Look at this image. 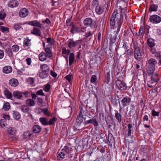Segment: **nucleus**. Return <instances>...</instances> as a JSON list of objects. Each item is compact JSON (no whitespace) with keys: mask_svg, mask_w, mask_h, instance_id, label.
<instances>
[{"mask_svg":"<svg viewBox=\"0 0 161 161\" xmlns=\"http://www.w3.org/2000/svg\"><path fill=\"white\" fill-rule=\"evenodd\" d=\"M83 116H80L77 115L76 119V123L78 124V125H80L83 122Z\"/></svg>","mask_w":161,"mask_h":161,"instance_id":"nucleus-34","label":"nucleus"},{"mask_svg":"<svg viewBox=\"0 0 161 161\" xmlns=\"http://www.w3.org/2000/svg\"><path fill=\"white\" fill-rule=\"evenodd\" d=\"M92 8H95L96 12L98 14H101L103 13L104 9L101 5L99 4L97 0H93L92 3Z\"/></svg>","mask_w":161,"mask_h":161,"instance_id":"nucleus-4","label":"nucleus"},{"mask_svg":"<svg viewBox=\"0 0 161 161\" xmlns=\"http://www.w3.org/2000/svg\"><path fill=\"white\" fill-rule=\"evenodd\" d=\"M40 68L41 69V70H44V71L49 72V67L46 64H41Z\"/></svg>","mask_w":161,"mask_h":161,"instance_id":"nucleus-28","label":"nucleus"},{"mask_svg":"<svg viewBox=\"0 0 161 161\" xmlns=\"http://www.w3.org/2000/svg\"><path fill=\"white\" fill-rule=\"evenodd\" d=\"M108 141L109 143H113L114 141V137L112 134L110 132H109L108 135Z\"/></svg>","mask_w":161,"mask_h":161,"instance_id":"nucleus-38","label":"nucleus"},{"mask_svg":"<svg viewBox=\"0 0 161 161\" xmlns=\"http://www.w3.org/2000/svg\"><path fill=\"white\" fill-rule=\"evenodd\" d=\"M80 40L74 41L72 39H70L68 43V46L70 48L72 47H75L79 42Z\"/></svg>","mask_w":161,"mask_h":161,"instance_id":"nucleus-10","label":"nucleus"},{"mask_svg":"<svg viewBox=\"0 0 161 161\" xmlns=\"http://www.w3.org/2000/svg\"><path fill=\"white\" fill-rule=\"evenodd\" d=\"M104 137L103 133H100L99 135H98L96 137V139L98 141L100 139H103Z\"/></svg>","mask_w":161,"mask_h":161,"instance_id":"nucleus-50","label":"nucleus"},{"mask_svg":"<svg viewBox=\"0 0 161 161\" xmlns=\"http://www.w3.org/2000/svg\"><path fill=\"white\" fill-rule=\"evenodd\" d=\"M37 102L41 105L42 107L45 105V103L43 102V99L41 98L38 97L37 99Z\"/></svg>","mask_w":161,"mask_h":161,"instance_id":"nucleus-42","label":"nucleus"},{"mask_svg":"<svg viewBox=\"0 0 161 161\" xmlns=\"http://www.w3.org/2000/svg\"><path fill=\"white\" fill-rule=\"evenodd\" d=\"M12 68L9 66H7L4 67L3 69V72L5 74H9L11 72Z\"/></svg>","mask_w":161,"mask_h":161,"instance_id":"nucleus-16","label":"nucleus"},{"mask_svg":"<svg viewBox=\"0 0 161 161\" xmlns=\"http://www.w3.org/2000/svg\"><path fill=\"white\" fill-rule=\"evenodd\" d=\"M13 94L14 97L18 99H20L22 97L21 92L18 91L14 92Z\"/></svg>","mask_w":161,"mask_h":161,"instance_id":"nucleus-18","label":"nucleus"},{"mask_svg":"<svg viewBox=\"0 0 161 161\" xmlns=\"http://www.w3.org/2000/svg\"><path fill=\"white\" fill-rule=\"evenodd\" d=\"M157 65V62L155 59L151 58L148 60L146 65V70L149 74H153L155 70V67Z\"/></svg>","mask_w":161,"mask_h":161,"instance_id":"nucleus-2","label":"nucleus"},{"mask_svg":"<svg viewBox=\"0 0 161 161\" xmlns=\"http://www.w3.org/2000/svg\"><path fill=\"white\" fill-rule=\"evenodd\" d=\"M7 125L6 120L5 119H1L0 120V125L3 128H6V125Z\"/></svg>","mask_w":161,"mask_h":161,"instance_id":"nucleus-40","label":"nucleus"},{"mask_svg":"<svg viewBox=\"0 0 161 161\" xmlns=\"http://www.w3.org/2000/svg\"><path fill=\"white\" fill-rule=\"evenodd\" d=\"M29 24L30 25L32 26H34L40 28L42 27V25L36 20L31 21L29 22Z\"/></svg>","mask_w":161,"mask_h":161,"instance_id":"nucleus-20","label":"nucleus"},{"mask_svg":"<svg viewBox=\"0 0 161 161\" xmlns=\"http://www.w3.org/2000/svg\"><path fill=\"white\" fill-rule=\"evenodd\" d=\"M88 27H90L92 29L97 28V25L96 21L92 19L91 21L90 24L89 25Z\"/></svg>","mask_w":161,"mask_h":161,"instance_id":"nucleus-21","label":"nucleus"},{"mask_svg":"<svg viewBox=\"0 0 161 161\" xmlns=\"http://www.w3.org/2000/svg\"><path fill=\"white\" fill-rule=\"evenodd\" d=\"M9 84L12 86L16 87L18 85L19 82L16 79L12 78L9 80Z\"/></svg>","mask_w":161,"mask_h":161,"instance_id":"nucleus-13","label":"nucleus"},{"mask_svg":"<svg viewBox=\"0 0 161 161\" xmlns=\"http://www.w3.org/2000/svg\"><path fill=\"white\" fill-rule=\"evenodd\" d=\"M57 153V157L58 158H59V159L60 158H64V156L66 155V154L62 150L60 151H59Z\"/></svg>","mask_w":161,"mask_h":161,"instance_id":"nucleus-30","label":"nucleus"},{"mask_svg":"<svg viewBox=\"0 0 161 161\" xmlns=\"http://www.w3.org/2000/svg\"><path fill=\"white\" fill-rule=\"evenodd\" d=\"M19 49V47L17 45H13L11 47V50L13 52H18Z\"/></svg>","mask_w":161,"mask_h":161,"instance_id":"nucleus-44","label":"nucleus"},{"mask_svg":"<svg viewBox=\"0 0 161 161\" xmlns=\"http://www.w3.org/2000/svg\"><path fill=\"white\" fill-rule=\"evenodd\" d=\"M7 132L9 134L14 135L16 132V130L14 127H10L7 129Z\"/></svg>","mask_w":161,"mask_h":161,"instance_id":"nucleus-22","label":"nucleus"},{"mask_svg":"<svg viewBox=\"0 0 161 161\" xmlns=\"http://www.w3.org/2000/svg\"><path fill=\"white\" fill-rule=\"evenodd\" d=\"M84 123L85 125L91 123L95 127L99 125V124L97 119L94 118L84 122Z\"/></svg>","mask_w":161,"mask_h":161,"instance_id":"nucleus-7","label":"nucleus"},{"mask_svg":"<svg viewBox=\"0 0 161 161\" xmlns=\"http://www.w3.org/2000/svg\"><path fill=\"white\" fill-rule=\"evenodd\" d=\"M57 119L55 117H53L52 119L49 120V121H48V125H51L54 124L55 121L57 120Z\"/></svg>","mask_w":161,"mask_h":161,"instance_id":"nucleus-48","label":"nucleus"},{"mask_svg":"<svg viewBox=\"0 0 161 161\" xmlns=\"http://www.w3.org/2000/svg\"><path fill=\"white\" fill-rule=\"evenodd\" d=\"M29 14L28 10L26 8H23L19 11V14L21 17H25L28 15Z\"/></svg>","mask_w":161,"mask_h":161,"instance_id":"nucleus-8","label":"nucleus"},{"mask_svg":"<svg viewBox=\"0 0 161 161\" xmlns=\"http://www.w3.org/2000/svg\"><path fill=\"white\" fill-rule=\"evenodd\" d=\"M20 108L23 112L26 114H30L31 109L28 106L26 105H23Z\"/></svg>","mask_w":161,"mask_h":161,"instance_id":"nucleus-12","label":"nucleus"},{"mask_svg":"<svg viewBox=\"0 0 161 161\" xmlns=\"http://www.w3.org/2000/svg\"><path fill=\"white\" fill-rule=\"evenodd\" d=\"M133 44L134 58L136 60L140 61L142 59V55L138 44L136 42H134Z\"/></svg>","mask_w":161,"mask_h":161,"instance_id":"nucleus-3","label":"nucleus"},{"mask_svg":"<svg viewBox=\"0 0 161 161\" xmlns=\"http://www.w3.org/2000/svg\"><path fill=\"white\" fill-rule=\"evenodd\" d=\"M18 4L17 1L15 0H11L8 3V6L10 8H14L17 7Z\"/></svg>","mask_w":161,"mask_h":161,"instance_id":"nucleus-14","label":"nucleus"},{"mask_svg":"<svg viewBox=\"0 0 161 161\" xmlns=\"http://www.w3.org/2000/svg\"><path fill=\"white\" fill-rule=\"evenodd\" d=\"M48 75L49 72L44 70H40L39 73V76L41 79L46 78L48 77Z\"/></svg>","mask_w":161,"mask_h":161,"instance_id":"nucleus-11","label":"nucleus"},{"mask_svg":"<svg viewBox=\"0 0 161 161\" xmlns=\"http://www.w3.org/2000/svg\"><path fill=\"white\" fill-rule=\"evenodd\" d=\"M27 82L30 84H32L34 82V78L30 77L27 80Z\"/></svg>","mask_w":161,"mask_h":161,"instance_id":"nucleus-54","label":"nucleus"},{"mask_svg":"<svg viewBox=\"0 0 161 161\" xmlns=\"http://www.w3.org/2000/svg\"><path fill=\"white\" fill-rule=\"evenodd\" d=\"M149 20L153 24H158L161 21V18L158 15H153L150 17Z\"/></svg>","mask_w":161,"mask_h":161,"instance_id":"nucleus-6","label":"nucleus"},{"mask_svg":"<svg viewBox=\"0 0 161 161\" xmlns=\"http://www.w3.org/2000/svg\"><path fill=\"white\" fill-rule=\"evenodd\" d=\"M50 85L49 84H47L44 88V91L47 92H48L50 89Z\"/></svg>","mask_w":161,"mask_h":161,"instance_id":"nucleus-53","label":"nucleus"},{"mask_svg":"<svg viewBox=\"0 0 161 161\" xmlns=\"http://www.w3.org/2000/svg\"><path fill=\"white\" fill-rule=\"evenodd\" d=\"M159 112H156L154 109L152 111V115L153 116H158L159 115Z\"/></svg>","mask_w":161,"mask_h":161,"instance_id":"nucleus-56","label":"nucleus"},{"mask_svg":"<svg viewBox=\"0 0 161 161\" xmlns=\"http://www.w3.org/2000/svg\"><path fill=\"white\" fill-rule=\"evenodd\" d=\"M6 16L5 13L3 11H0V19H3Z\"/></svg>","mask_w":161,"mask_h":161,"instance_id":"nucleus-52","label":"nucleus"},{"mask_svg":"<svg viewBox=\"0 0 161 161\" xmlns=\"http://www.w3.org/2000/svg\"><path fill=\"white\" fill-rule=\"evenodd\" d=\"M11 49L8 48H7L5 49V52L9 56H12L13 55V53Z\"/></svg>","mask_w":161,"mask_h":161,"instance_id":"nucleus-49","label":"nucleus"},{"mask_svg":"<svg viewBox=\"0 0 161 161\" xmlns=\"http://www.w3.org/2000/svg\"><path fill=\"white\" fill-rule=\"evenodd\" d=\"M132 51V49L131 48H130L127 50V54L128 56V57H130L131 56Z\"/></svg>","mask_w":161,"mask_h":161,"instance_id":"nucleus-58","label":"nucleus"},{"mask_svg":"<svg viewBox=\"0 0 161 161\" xmlns=\"http://www.w3.org/2000/svg\"><path fill=\"white\" fill-rule=\"evenodd\" d=\"M123 18L122 13L121 14H119L114 11L110 17V25L113 26H115L113 27V29H115L116 28H118V31H119L123 23Z\"/></svg>","mask_w":161,"mask_h":161,"instance_id":"nucleus-1","label":"nucleus"},{"mask_svg":"<svg viewBox=\"0 0 161 161\" xmlns=\"http://www.w3.org/2000/svg\"><path fill=\"white\" fill-rule=\"evenodd\" d=\"M80 32V28L74 25H72V28L70 31L71 33L74 34L75 32L78 33Z\"/></svg>","mask_w":161,"mask_h":161,"instance_id":"nucleus-23","label":"nucleus"},{"mask_svg":"<svg viewBox=\"0 0 161 161\" xmlns=\"http://www.w3.org/2000/svg\"><path fill=\"white\" fill-rule=\"evenodd\" d=\"M79 110V113L78 115L82 116H83L84 115L86 116V114L84 110L83 109L82 106H80V107Z\"/></svg>","mask_w":161,"mask_h":161,"instance_id":"nucleus-36","label":"nucleus"},{"mask_svg":"<svg viewBox=\"0 0 161 161\" xmlns=\"http://www.w3.org/2000/svg\"><path fill=\"white\" fill-rule=\"evenodd\" d=\"M41 109L44 115L48 116H51L50 113L48 112V110L47 108H41Z\"/></svg>","mask_w":161,"mask_h":161,"instance_id":"nucleus-43","label":"nucleus"},{"mask_svg":"<svg viewBox=\"0 0 161 161\" xmlns=\"http://www.w3.org/2000/svg\"><path fill=\"white\" fill-rule=\"evenodd\" d=\"M36 94L38 95L44 96V93L42 89L38 90L36 92Z\"/></svg>","mask_w":161,"mask_h":161,"instance_id":"nucleus-61","label":"nucleus"},{"mask_svg":"<svg viewBox=\"0 0 161 161\" xmlns=\"http://www.w3.org/2000/svg\"><path fill=\"white\" fill-rule=\"evenodd\" d=\"M62 150L66 154H69L70 152V148L67 146H65Z\"/></svg>","mask_w":161,"mask_h":161,"instance_id":"nucleus-45","label":"nucleus"},{"mask_svg":"<svg viewBox=\"0 0 161 161\" xmlns=\"http://www.w3.org/2000/svg\"><path fill=\"white\" fill-rule=\"evenodd\" d=\"M97 80L96 76L95 75H93L91 78V81L92 82L94 83L96 82Z\"/></svg>","mask_w":161,"mask_h":161,"instance_id":"nucleus-60","label":"nucleus"},{"mask_svg":"<svg viewBox=\"0 0 161 161\" xmlns=\"http://www.w3.org/2000/svg\"><path fill=\"white\" fill-rule=\"evenodd\" d=\"M92 19L91 18H86L84 21V24L85 26L86 27H88V25L90 24L91 21Z\"/></svg>","mask_w":161,"mask_h":161,"instance_id":"nucleus-33","label":"nucleus"},{"mask_svg":"<svg viewBox=\"0 0 161 161\" xmlns=\"http://www.w3.org/2000/svg\"><path fill=\"white\" fill-rule=\"evenodd\" d=\"M154 82L152 80H151L147 81V84L148 86L150 87H152L153 86L151 85L153 84Z\"/></svg>","mask_w":161,"mask_h":161,"instance_id":"nucleus-63","label":"nucleus"},{"mask_svg":"<svg viewBox=\"0 0 161 161\" xmlns=\"http://www.w3.org/2000/svg\"><path fill=\"white\" fill-rule=\"evenodd\" d=\"M44 50L46 52L45 53L47 56V58H51L52 56V54L50 48L48 47H47L45 48Z\"/></svg>","mask_w":161,"mask_h":161,"instance_id":"nucleus-29","label":"nucleus"},{"mask_svg":"<svg viewBox=\"0 0 161 161\" xmlns=\"http://www.w3.org/2000/svg\"><path fill=\"white\" fill-rule=\"evenodd\" d=\"M41 130V127L37 125L33 126L32 128L33 132L35 133H39Z\"/></svg>","mask_w":161,"mask_h":161,"instance_id":"nucleus-17","label":"nucleus"},{"mask_svg":"<svg viewBox=\"0 0 161 161\" xmlns=\"http://www.w3.org/2000/svg\"><path fill=\"white\" fill-rule=\"evenodd\" d=\"M117 30L114 31V33H115L114 36V38H113L112 37L110 39V42H115V40L117 38L118 34L119 31H120V28H119V31H118V28H116Z\"/></svg>","mask_w":161,"mask_h":161,"instance_id":"nucleus-26","label":"nucleus"},{"mask_svg":"<svg viewBox=\"0 0 161 161\" xmlns=\"http://www.w3.org/2000/svg\"><path fill=\"white\" fill-rule=\"evenodd\" d=\"M92 32L90 31H88V32L86 33L85 34L84 36H85V37L83 38L84 39H86V38L92 35Z\"/></svg>","mask_w":161,"mask_h":161,"instance_id":"nucleus-57","label":"nucleus"},{"mask_svg":"<svg viewBox=\"0 0 161 161\" xmlns=\"http://www.w3.org/2000/svg\"><path fill=\"white\" fill-rule=\"evenodd\" d=\"M64 78L66 79L69 83L71 82V80L72 79V74H69L67 76L65 77Z\"/></svg>","mask_w":161,"mask_h":161,"instance_id":"nucleus-51","label":"nucleus"},{"mask_svg":"<svg viewBox=\"0 0 161 161\" xmlns=\"http://www.w3.org/2000/svg\"><path fill=\"white\" fill-rule=\"evenodd\" d=\"M130 98L127 97L123 98L122 100V104L124 107L126 106L129 104L130 101Z\"/></svg>","mask_w":161,"mask_h":161,"instance_id":"nucleus-9","label":"nucleus"},{"mask_svg":"<svg viewBox=\"0 0 161 161\" xmlns=\"http://www.w3.org/2000/svg\"><path fill=\"white\" fill-rule=\"evenodd\" d=\"M50 74L53 77H56L57 76V74L52 70H51V71Z\"/></svg>","mask_w":161,"mask_h":161,"instance_id":"nucleus-64","label":"nucleus"},{"mask_svg":"<svg viewBox=\"0 0 161 161\" xmlns=\"http://www.w3.org/2000/svg\"><path fill=\"white\" fill-rule=\"evenodd\" d=\"M75 58V55L74 53L70 54L69 57V65L71 66L74 63Z\"/></svg>","mask_w":161,"mask_h":161,"instance_id":"nucleus-32","label":"nucleus"},{"mask_svg":"<svg viewBox=\"0 0 161 161\" xmlns=\"http://www.w3.org/2000/svg\"><path fill=\"white\" fill-rule=\"evenodd\" d=\"M116 111V112L115 114V117L119 123H121L122 120V115L120 113H119L117 111Z\"/></svg>","mask_w":161,"mask_h":161,"instance_id":"nucleus-24","label":"nucleus"},{"mask_svg":"<svg viewBox=\"0 0 161 161\" xmlns=\"http://www.w3.org/2000/svg\"><path fill=\"white\" fill-rule=\"evenodd\" d=\"M39 57L40 60L41 61H44L46 60L47 59V56L44 52L41 53L39 55Z\"/></svg>","mask_w":161,"mask_h":161,"instance_id":"nucleus-19","label":"nucleus"},{"mask_svg":"<svg viewBox=\"0 0 161 161\" xmlns=\"http://www.w3.org/2000/svg\"><path fill=\"white\" fill-rule=\"evenodd\" d=\"M12 114L13 117L16 120H19L20 118V115L18 112L14 111L12 112Z\"/></svg>","mask_w":161,"mask_h":161,"instance_id":"nucleus-25","label":"nucleus"},{"mask_svg":"<svg viewBox=\"0 0 161 161\" xmlns=\"http://www.w3.org/2000/svg\"><path fill=\"white\" fill-rule=\"evenodd\" d=\"M41 32L40 30L37 28L34 27L31 31V33L36 36H41Z\"/></svg>","mask_w":161,"mask_h":161,"instance_id":"nucleus-15","label":"nucleus"},{"mask_svg":"<svg viewBox=\"0 0 161 161\" xmlns=\"http://www.w3.org/2000/svg\"><path fill=\"white\" fill-rule=\"evenodd\" d=\"M26 104L29 106H34L35 105L34 101L32 99H29L26 101Z\"/></svg>","mask_w":161,"mask_h":161,"instance_id":"nucleus-27","label":"nucleus"},{"mask_svg":"<svg viewBox=\"0 0 161 161\" xmlns=\"http://www.w3.org/2000/svg\"><path fill=\"white\" fill-rule=\"evenodd\" d=\"M158 8V6L157 5L155 4H151L149 8V11L151 12L157 11Z\"/></svg>","mask_w":161,"mask_h":161,"instance_id":"nucleus-31","label":"nucleus"},{"mask_svg":"<svg viewBox=\"0 0 161 161\" xmlns=\"http://www.w3.org/2000/svg\"><path fill=\"white\" fill-rule=\"evenodd\" d=\"M151 76V80L154 82H156L159 80V77L158 75L157 74H152Z\"/></svg>","mask_w":161,"mask_h":161,"instance_id":"nucleus-35","label":"nucleus"},{"mask_svg":"<svg viewBox=\"0 0 161 161\" xmlns=\"http://www.w3.org/2000/svg\"><path fill=\"white\" fill-rule=\"evenodd\" d=\"M144 29L143 26L140 27L139 31V35L141 36H143L144 34Z\"/></svg>","mask_w":161,"mask_h":161,"instance_id":"nucleus-55","label":"nucleus"},{"mask_svg":"<svg viewBox=\"0 0 161 161\" xmlns=\"http://www.w3.org/2000/svg\"><path fill=\"white\" fill-rule=\"evenodd\" d=\"M13 27L15 30H17L20 29L21 26L19 24H15L14 25Z\"/></svg>","mask_w":161,"mask_h":161,"instance_id":"nucleus-59","label":"nucleus"},{"mask_svg":"<svg viewBox=\"0 0 161 161\" xmlns=\"http://www.w3.org/2000/svg\"><path fill=\"white\" fill-rule=\"evenodd\" d=\"M0 30L3 33H8L9 31L8 28L3 26L0 27Z\"/></svg>","mask_w":161,"mask_h":161,"instance_id":"nucleus-47","label":"nucleus"},{"mask_svg":"<svg viewBox=\"0 0 161 161\" xmlns=\"http://www.w3.org/2000/svg\"><path fill=\"white\" fill-rule=\"evenodd\" d=\"M147 44L149 46L152 47L155 45L153 40L152 39H149L147 40Z\"/></svg>","mask_w":161,"mask_h":161,"instance_id":"nucleus-41","label":"nucleus"},{"mask_svg":"<svg viewBox=\"0 0 161 161\" xmlns=\"http://www.w3.org/2000/svg\"><path fill=\"white\" fill-rule=\"evenodd\" d=\"M4 94L6 97L8 99H10L12 97V94L7 90L4 91Z\"/></svg>","mask_w":161,"mask_h":161,"instance_id":"nucleus-37","label":"nucleus"},{"mask_svg":"<svg viewBox=\"0 0 161 161\" xmlns=\"http://www.w3.org/2000/svg\"><path fill=\"white\" fill-rule=\"evenodd\" d=\"M39 120L41 123L43 125H47L48 121L47 119L45 118H41L39 119Z\"/></svg>","mask_w":161,"mask_h":161,"instance_id":"nucleus-39","label":"nucleus"},{"mask_svg":"<svg viewBox=\"0 0 161 161\" xmlns=\"http://www.w3.org/2000/svg\"><path fill=\"white\" fill-rule=\"evenodd\" d=\"M10 108V105L8 103H5L3 106V108L4 110L7 111Z\"/></svg>","mask_w":161,"mask_h":161,"instance_id":"nucleus-46","label":"nucleus"},{"mask_svg":"<svg viewBox=\"0 0 161 161\" xmlns=\"http://www.w3.org/2000/svg\"><path fill=\"white\" fill-rule=\"evenodd\" d=\"M155 54L156 57L158 58L159 59L161 58V52H157Z\"/></svg>","mask_w":161,"mask_h":161,"instance_id":"nucleus-62","label":"nucleus"},{"mask_svg":"<svg viewBox=\"0 0 161 161\" xmlns=\"http://www.w3.org/2000/svg\"><path fill=\"white\" fill-rule=\"evenodd\" d=\"M117 86L118 89L121 91H124L127 88V86L125 84L121 81L117 80L115 82Z\"/></svg>","mask_w":161,"mask_h":161,"instance_id":"nucleus-5","label":"nucleus"}]
</instances>
